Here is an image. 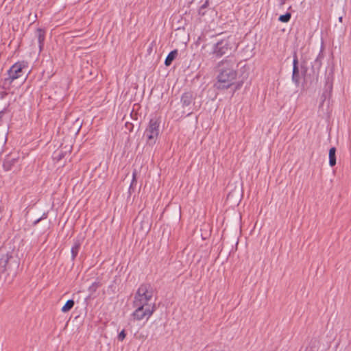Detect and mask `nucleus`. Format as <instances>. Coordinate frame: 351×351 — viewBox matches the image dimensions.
I'll return each instance as SVG.
<instances>
[{"label": "nucleus", "instance_id": "1", "mask_svg": "<svg viewBox=\"0 0 351 351\" xmlns=\"http://www.w3.org/2000/svg\"><path fill=\"white\" fill-rule=\"evenodd\" d=\"M218 74L213 87L219 90L232 88L233 81L237 80L238 64L228 57L219 62L217 66Z\"/></svg>", "mask_w": 351, "mask_h": 351}, {"label": "nucleus", "instance_id": "2", "mask_svg": "<svg viewBox=\"0 0 351 351\" xmlns=\"http://www.w3.org/2000/svg\"><path fill=\"white\" fill-rule=\"evenodd\" d=\"M324 45L322 42L320 51L313 62L311 63V69L307 75L302 82L303 89L308 88L310 86L315 87L319 82V71L322 65V60L324 58Z\"/></svg>", "mask_w": 351, "mask_h": 351}, {"label": "nucleus", "instance_id": "3", "mask_svg": "<svg viewBox=\"0 0 351 351\" xmlns=\"http://www.w3.org/2000/svg\"><path fill=\"white\" fill-rule=\"evenodd\" d=\"M20 265V259L14 249L6 251L0 256V274L15 277Z\"/></svg>", "mask_w": 351, "mask_h": 351}, {"label": "nucleus", "instance_id": "4", "mask_svg": "<svg viewBox=\"0 0 351 351\" xmlns=\"http://www.w3.org/2000/svg\"><path fill=\"white\" fill-rule=\"evenodd\" d=\"M237 48L234 38L229 36L221 39L213 45L210 53L216 58H220L228 54H231Z\"/></svg>", "mask_w": 351, "mask_h": 351}, {"label": "nucleus", "instance_id": "5", "mask_svg": "<svg viewBox=\"0 0 351 351\" xmlns=\"http://www.w3.org/2000/svg\"><path fill=\"white\" fill-rule=\"evenodd\" d=\"M27 67L28 62L25 60L18 61L12 65L7 72L8 77L5 78L3 81L2 88L8 90L14 80L23 75V69Z\"/></svg>", "mask_w": 351, "mask_h": 351}, {"label": "nucleus", "instance_id": "6", "mask_svg": "<svg viewBox=\"0 0 351 351\" xmlns=\"http://www.w3.org/2000/svg\"><path fill=\"white\" fill-rule=\"evenodd\" d=\"M161 123V117L155 115L152 117L148 123V125L144 132V136L146 137L147 144L154 145L160 134V127Z\"/></svg>", "mask_w": 351, "mask_h": 351}, {"label": "nucleus", "instance_id": "7", "mask_svg": "<svg viewBox=\"0 0 351 351\" xmlns=\"http://www.w3.org/2000/svg\"><path fill=\"white\" fill-rule=\"evenodd\" d=\"M153 293L154 290L150 284H141L135 293L132 303L133 306H149V301L152 300L153 297Z\"/></svg>", "mask_w": 351, "mask_h": 351}, {"label": "nucleus", "instance_id": "8", "mask_svg": "<svg viewBox=\"0 0 351 351\" xmlns=\"http://www.w3.org/2000/svg\"><path fill=\"white\" fill-rule=\"evenodd\" d=\"M335 65L332 62L328 65L325 73V85L323 93L321 95L319 108H322L326 99L330 100L332 96L333 81H334Z\"/></svg>", "mask_w": 351, "mask_h": 351}, {"label": "nucleus", "instance_id": "9", "mask_svg": "<svg viewBox=\"0 0 351 351\" xmlns=\"http://www.w3.org/2000/svg\"><path fill=\"white\" fill-rule=\"evenodd\" d=\"M136 308L135 311L132 313L131 316L133 317L134 320L141 321L145 317L146 320L152 315V314L156 310V306L155 303H154L152 306H133Z\"/></svg>", "mask_w": 351, "mask_h": 351}, {"label": "nucleus", "instance_id": "10", "mask_svg": "<svg viewBox=\"0 0 351 351\" xmlns=\"http://www.w3.org/2000/svg\"><path fill=\"white\" fill-rule=\"evenodd\" d=\"M195 99H196V94H195L193 91L189 90L184 92L180 97V103L182 108H188V110H191V105L193 104V108L197 110L199 107L197 108L195 106Z\"/></svg>", "mask_w": 351, "mask_h": 351}, {"label": "nucleus", "instance_id": "11", "mask_svg": "<svg viewBox=\"0 0 351 351\" xmlns=\"http://www.w3.org/2000/svg\"><path fill=\"white\" fill-rule=\"evenodd\" d=\"M293 69L291 80L296 87H298L300 84V77L299 75V61L297 50L295 49L293 51Z\"/></svg>", "mask_w": 351, "mask_h": 351}, {"label": "nucleus", "instance_id": "12", "mask_svg": "<svg viewBox=\"0 0 351 351\" xmlns=\"http://www.w3.org/2000/svg\"><path fill=\"white\" fill-rule=\"evenodd\" d=\"M19 158H10V155L8 154L3 162V169L5 171H10L15 164L18 162Z\"/></svg>", "mask_w": 351, "mask_h": 351}, {"label": "nucleus", "instance_id": "13", "mask_svg": "<svg viewBox=\"0 0 351 351\" xmlns=\"http://www.w3.org/2000/svg\"><path fill=\"white\" fill-rule=\"evenodd\" d=\"M36 36L38 38L39 51H43L45 45L46 36V31L43 28L38 27L36 29Z\"/></svg>", "mask_w": 351, "mask_h": 351}, {"label": "nucleus", "instance_id": "14", "mask_svg": "<svg viewBox=\"0 0 351 351\" xmlns=\"http://www.w3.org/2000/svg\"><path fill=\"white\" fill-rule=\"evenodd\" d=\"M299 69L300 80L302 79V81H304V77H306V75H307L308 72V67L306 59L301 58L300 63L299 64Z\"/></svg>", "mask_w": 351, "mask_h": 351}, {"label": "nucleus", "instance_id": "15", "mask_svg": "<svg viewBox=\"0 0 351 351\" xmlns=\"http://www.w3.org/2000/svg\"><path fill=\"white\" fill-rule=\"evenodd\" d=\"M82 245L81 240L79 239H75L73 240V245L71 247V261L74 262L75 260L79 251L80 250Z\"/></svg>", "mask_w": 351, "mask_h": 351}, {"label": "nucleus", "instance_id": "16", "mask_svg": "<svg viewBox=\"0 0 351 351\" xmlns=\"http://www.w3.org/2000/svg\"><path fill=\"white\" fill-rule=\"evenodd\" d=\"M178 55V49H173L171 51L168 55L167 56L165 60V65L167 66H170L173 61L177 58Z\"/></svg>", "mask_w": 351, "mask_h": 351}, {"label": "nucleus", "instance_id": "17", "mask_svg": "<svg viewBox=\"0 0 351 351\" xmlns=\"http://www.w3.org/2000/svg\"><path fill=\"white\" fill-rule=\"evenodd\" d=\"M137 184V171L134 169L132 171V179L128 189V196L130 197L132 193L134 192L136 186Z\"/></svg>", "mask_w": 351, "mask_h": 351}, {"label": "nucleus", "instance_id": "18", "mask_svg": "<svg viewBox=\"0 0 351 351\" xmlns=\"http://www.w3.org/2000/svg\"><path fill=\"white\" fill-rule=\"evenodd\" d=\"M336 152H337V149L335 147H332L329 149V153H328L329 165L331 167H333L334 166H335V165L337 163Z\"/></svg>", "mask_w": 351, "mask_h": 351}, {"label": "nucleus", "instance_id": "19", "mask_svg": "<svg viewBox=\"0 0 351 351\" xmlns=\"http://www.w3.org/2000/svg\"><path fill=\"white\" fill-rule=\"evenodd\" d=\"M209 6V0H206L202 5H201L197 10L198 15L204 16L206 14L208 8Z\"/></svg>", "mask_w": 351, "mask_h": 351}, {"label": "nucleus", "instance_id": "20", "mask_svg": "<svg viewBox=\"0 0 351 351\" xmlns=\"http://www.w3.org/2000/svg\"><path fill=\"white\" fill-rule=\"evenodd\" d=\"M75 305V301L73 299L68 300L64 305L62 307L61 311L64 313H68L70 311Z\"/></svg>", "mask_w": 351, "mask_h": 351}, {"label": "nucleus", "instance_id": "21", "mask_svg": "<svg viewBox=\"0 0 351 351\" xmlns=\"http://www.w3.org/2000/svg\"><path fill=\"white\" fill-rule=\"evenodd\" d=\"M243 80H238V81H233V86H232V95H234V94L235 93L236 91L240 90L241 88V87L243 86Z\"/></svg>", "mask_w": 351, "mask_h": 351}, {"label": "nucleus", "instance_id": "22", "mask_svg": "<svg viewBox=\"0 0 351 351\" xmlns=\"http://www.w3.org/2000/svg\"><path fill=\"white\" fill-rule=\"evenodd\" d=\"M102 285L100 281H95L92 283V285L88 287V291L90 293V294H93L95 293L99 287Z\"/></svg>", "mask_w": 351, "mask_h": 351}, {"label": "nucleus", "instance_id": "23", "mask_svg": "<svg viewBox=\"0 0 351 351\" xmlns=\"http://www.w3.org/2000/svg\"><path fill=\"white\" fill-rule=\"evenodd\" d=\"M291 13L289 12H287L284 14H281L278 17V21L281 23H288L291 20Z\"/></svg>", "mask_w": 351, "mask_h": 351}, {"label": "nucleus", "instance_id": "24", "mask_svg": "<svg viewBox=\"0 0 351 351\" xmlns=\"http://www.w3.org/2000/svg\"><path fill=\"white\" fill-rule=\"evenodd\" d=\"M10 104H8L3 110L0 111V126L3 125V118L5 114L10 112Z\"/></svg>", "mask_w": 351, "mask_h": 351}, {"label": "nucleus", "instance_id": "25", "mask_svg": "<svg viewBox=\"0 0 351 351\" xmlns=\"http://www.w3.org/2000/svg\"><path fill=\"white\" fill-rule=\"evenodd\" d=\"M66 154V152L61 150L58 153H54L53 159L56 160L57 162H59L65 157Z\"/></svg>", "mask_w": 351, "mask_h": 351}, {"label": "nucleus", "instance_id": "26", "mask_svg": "<svg viewBox=\"0 0 351 351\" xmlns=\"http://www.w3.org/2000/svg\"><path fill=\"white\" fill-rule=\"evenodd\" d=\"M127 333L125 329L121 330L117 336V339L119 341H123L126 337Z\"/></svg>", "mask_w": 351, "mask_h": 351}, {"label": "nucleus", "instance_id": "27", "mask_svg": "<svg viewBox=\"0 0 351 351\" xmlns=\"http://www.w3.org/2000/svg\"><path fill=\"white\" fill-rule=\"evenodd\" d=\"M125 128H126V130H128L130 132H132L133 131V129H134V125L133 123H130V122H126L125 123Z\"/></svg>", "mask_w": 351, "mask_h": 351}, {"label": "nucleus", "instance_id": "28", "mask_svg": "<svg viewBox=\"0 0 351 351\" xmlns=\"http://www.w3.org/2000/svg\"><path fill=\"white\" fill-rule=\"evenodd\" d=\"M279 8H282L286 3L287 0H277Z\"/></svg>", "mask_w": 351, "mask_h": 351}, {"label": "nucleus", "instance_id": "29", "mask_svg": "<svg viewBox=\"0 0 351 351\" xmlns=\"http://www.w3.org/2000/svg\"><path fill=\"white\" fill-rule=\"evenodd\" d=\"M47 217H48V212H45L43 213L42 216L40 217H39V219L42 221L43 219H47Z\"/></svg>", "mask_w": 351, "mask_h": 351}, {"label": "nucleus", "instance_id": "30", "mask_svg": "<svg viewBox=\"0 0 351 351\" xmlns=\"http://www.w3.org/2000/svg\"><path fill=\"white\" fill-rule=\"evenodd\" d=\"M41 221V220L38 219H36L34 221H33L32 223V226H36L37 224H38Z\"/></svg>", "mask_w": 351, "mask_h": 351}, {"label": "nucleus", "instance_id": "31", "mask_svg": "<svg viewBox=\"0 0 351 351\" xmlns=\"http://www.w3.org/2000/svg\"><path fill=\"white\" fill-rule=\"evenodd\" d=\"M7 95H8V93L6 91L1 93V98L3 99Z\"/></svg>", "mask_w": 351, "mask_h": 351}, {"label": "nucleus", "instance_id": "32", "mask_svg": "<svg viewBox=\"0 0 351 351\" xmlns=\"http://www.w3.org/2000/svg\"><path fill=\"white\" fill-rule=\"evenodd\" d=\"M338 21H339V22L342 23L343 22V16H339L338 18Z\"/></svg>", "mask_w": 351, "mask_h": 351}, {"label": "nucleus", "instance_id": "33", "mask_svg": "<svg viewBox=\"0 0 351 351\" xmlns=\"http://www.w3.org/2000/svg\"><path fill=\"white\" fill-rule=\"evenodd\" d=\"M193 113V110L186 114V116H190Z\"/></svg>", "mask_w": 351, "mask_h": 351}]
</instances>
